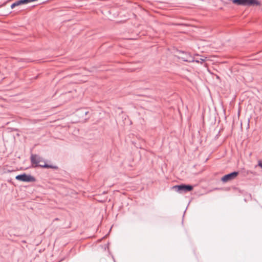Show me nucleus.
Listing matches in <instances>:
<instances>
[{
    "label": "nucleus",
    "instance_id": "nucleus-9",
    "mask_svg": "<svg viewBox=\"0 0 262 262\" xmlns=\"http://www.w3.org/2000/svg\"><path fill=\"white\" fill-rule=\"evenodd\" d=\"M81 114H84L85 115L89 113L88 111H86L85 110H80Z\"/></svg>",
    "mask_w": 262,
    "mask_h": 262
},
{
    "label": "nucleus",
    "instance_id": "nucleus-4",
    "mask_svg": "<svg viewBox=\"0 0 262 262\" xmlns=\"http://www.w3.org/2000/svg\"><path fill=\"white\" fill-rule=\"evenodd\" d=\"M15 179L18 181L27 182H32L35 181L34 177L31 175H28L25 173L16 176Z\"/></svg>",
    "mask_w": 262,
    "mask_h": 262
},
{
    "label": "nucleus",
    "instance_id": "nucleus-7",
    "mask_svg": "<svg viewBox=\"0 0 262 262\" xmlns=\"http://www.w3.org/2000/svg\"><path fill=\"white\" fill-rule=\"evenodd\" d=\"M37 0H19V3L20 5L21 4H28L29 3L34 2V1H37Z\"/></svg>",
    "mask_w": 262,
    "mask_h": 262
},
{
    "label": "nucleus",
    "instance_id": "nucleus-3",
    "mask_svg": "<svg viewBox=\"0 0 262 262\" xmlns=\"http://www.w3.org/2000/svg\"><path fill=\"white\" fill-rule=\"evenodd\" d=\"M176 191L179 193L187 192L193 189V186L189 185H180L174 186L172 188Z\"/></svg>",
    "mask_w": 262,
    "mask_h": 262
},
{
    "label": "nucleus",
    "instance_id": "nucleus-5",
    "mask_svg": "<svg viewBox=\"0 0 262 262\" xmlns=\"http://www.w3.org/2000/svg\"><path fill=\"white\" fill-rule=\"evenodd\" d=\"M238 174V172L234 171L229 174H226L221 178V180L224 183H226L234 180Z\"/></svg>",
    "mask_w": 262,
    "mask_h": 262
},
{
    "label": "nucleus",
    "instance_id": "nucleus-10",
    "mask_svg": "<svg viewBox=\"0 0 262 262\" xmlns=\"http://www.w3.org/2000/svg\"><path fill=\"white\" fill-rule=\"evenodd\" d=\"M258 165L262 168V161H261L259 160L258 161Z\"/></svg>",
    "mask_w": 262,
    "mask_h": 262
},
{
    "label": "nucleus",
    "instance_id": "nucleus-1",
    "mask_svg": "<svg viewBox=\"0 0 262 262\" xmlns=\"http://www.w3.org/2000/svg\"><path fill=\"white\" fill-rule=\"evenodd\" d=\"M30 160L32 166L34 167H40L42 168H56V166L46 164L43 159L36 154H31Z\"/></svg>",
    "mask_w": 262,
    "mask_h": 262
},
{
    "label": "nucleus",
    "instance_id": "nucleus-2",
    "mask_svg": "<svg viewBox=\"0 0 262 262\" xmlns=\"http://www.w3.org/2000/svg\"><path fill=\"white\" fill-rule=\"evenodd\" d=\"M232 2L239 6H259L260 2L257 0H233Z\"/></svg>",
    "mask_w": 262,
    "mask_h": 262
},
{
    "label": "nucleus",
    "instance_id": "nucleus-6",
    "mask_svg": "<svg viewBox=\"0 0 262 262\" xmlns=\"http://www.w3.org/2000/svg\"><path fill=\"white\" fill-rule=\"evenodd\" d=\"M183 60L187 62H196L198 63H203L205 61V59L202 58H197L196 59H192L191 57H190V59H184L183 58Z\"/></svg>",
    "mask_w": 262,
    "mask_h": 262
},
{
    "label": "nucleus",
    "instance_id": "nucleus-8",
    "mask_svg": "<svg viewBox=\"0 0 262 262\" xmlns=\"http://www.w3.org/2000/svg\"><path fill=\"white\" fill-rule=\"evenodd\" d=\"M20 3H19V1H17L16 2H15V3H14L13 4H12L11 6V8L12 9L14 8L16 6H19L20 5Z\"/></svg>",
    "mask_w": 262,
    "mask_h": 262
}]
</instances>
